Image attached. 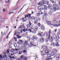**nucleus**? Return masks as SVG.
Listing matches in <instances>:
<instances>
[{
  "instance_id": "obj_1",
  "label": "nucleus",
  "mask_w": 60,
  "mask_h": 60,
  "mask_svg": "<svg viewBox=\"0 0 60 60\" xmlns=\"http://www.w3.org/2000/svg\"><path fill=\"white\" fill-rule=\"evenodd\" d=\"M15 32V35H16L18 39H20L21 37H22V36H19V35L20 34V33L19 32V31L16 30Z\"/></svg>"
},
{
  "instance_id": "obj_2",
  "label": "nucleus",
  "mask_w": 60,
  "mask_h": 60,
  "mask_svg": "<svg viewBox=\"0 0 60 60\" xmlns=\"http://www.w3.org/2000/svg\"><path fill=\"white\" fill-rule=\"evenodd\" d=\"M38 29V27H35V28L34 29V30L32 31L33 33H36V31Z\"/></svg>"
},
{
  "instance_id": "obj_3",
  "label": "nucleus",
  "mask_w": 60,
  "mask_h": 60,
  "mask_svg": "<svg viewBox=\"0 0 60 60\" xmlns=\"http://www.w3.org/2000/svg\"><path fill=\"white\" fill-rule=\"evenodd\" d=\"M38 9L40 11H41V10H43V8L41 6H39V7H38Z\"/></svg>"
},
{
  "instance_id": "obj_4",
  "label": "nucleus",
  "mask_w": 60,
  "mask_h": 60,
  "mask_svg": "<svg viewBox=\"0 0 60 60\" xmlns=\"http://www.w3.org/2000/svg\"><path fill=\"white\" fill-rule=\"evenodd\" d=\"M19 41H18L17 43L18 44L22 45L23 44V41L20 40H19Z\"/></svg>"
},
{
  "instance_id": "obj_5",
  "label": "nucleus",
  "mask_w": 60,
  "mask_h": 60,
  "mask_svg": "<svg viewBox=\"0 0 60 60\" xmlns=\"http://www.w3.org/2000/svg\"><path fill=\"white\" fill-rule=\"evenodd\" d=\"M52 60V58L51 59L50 56H49L46 57V60Z\"/></svg>"
},
{
  "instance_id": "obj_6",
  "label": "nucleus",
  "mask_w": 60,
  "mask_h": 60,
  "mask_svg": "<svg viewBox=\"0 0 60 60\" xmlns=\"http://www.w3.org/2000/svg\"><path fill=\"white\" fill-rule=\"evenodd\" d=\"M29 24H27V28H29V27H30V26H31V22H29Z\"/></svg>"
},
{
  "instance_id": "obj_7",
  "label": "nucleus",
  "mask_w": 60,
  "mask_h": 60,
  "mask_svg": "<svg viewBox=\"0 0 60 60\" xmlns=\"http://www.w3.org/2000/svg\"><path fill=\"white\" fill-rule=\"evenodd\" d=\"M44 39L43 38H41L40 39V41L41 42H44Z\"/></svg>"
},
{
  "instance_id": "obj_8",
  "label": "nucleus",
  "mask_w": 60,
  "mask_h": 60,
  "mask_svg": "<svg viewBox=\"0 0 60 60\" xmlns=\"http://www.w3.org/2000/svg\"><path fill=\"white\" fill-rule=\"evenodd\" d=\"M31 14H27V15H26L25 16V18H26V17H28L29 16V17H28V18L29 19H30V16H31Z\"/></svg>"
},
{
  "instance_id": "obj_9",
  "label": "nucleus",
  "mask_w": 60,
  "mask_h": 60,
  "mask_svg": "<svg viewBox=\"0 0 60 60\" xmlns=\"http://www.w3.org/2000/svg\"><path fill=\"white\" fill-rule=\"evenodd\" d=\"M9 57L10 58H13L14 59H16V58H17V57L16 56H9Z\"/></svg>"
},
{
  "instance_id": "obj_10",
  "label": "nucleus",
  "mask_w": 60,
  "mask_h": 60,
  "mask_svg": "<svg viewBox=\"0 0 60 60\" xmlns=\"http://www.w3.org/2000/svg\"><path fill=\"white\" fill-rule=\"evenodd\" d=\"M50 29L49 30V35L48 36V37L47 38V39H50L51 38H50Z\"/></svg>"
},
{
  "instance_id": "obj_11",
  "label": "nucleus",
  "mask_w": 60,
  "mask_h": 60,
  "mask_svg": "<svg viewBox=\"0 0 60 60\" xmlns=\"http://www.w3.org/2000/svg\"><path fill=\"white\" fill-rule=\"evenodd\" d=\"M27 19L25 17L22 19V20L23 22H26Z\"/></svg>"
},
{
  "instance_id": "obj_12",
  "label": "nucleus",
  "mask_w": 60,
  "mask_h": 60,
  "mask_svg": "<svg viewBox=\"0 0 60 60\" xmlns=\"http://www.w3.org/2000/svg\"><path fill=\"white\" fill-rule=\"evenodd\" d=\"M42 48L44 49H47V47H46L45 46V45H44L43 46H42Z\"/></svg>"
},
{
  "instance_id": "obj_13",
  "label": "nucleus",
  "mask_w": 60,
  "mask_h": 60,
  "mask_svg": "<svg viewBox=\"0 0 60 60\" xmlns=\"http://www.w3.org/2000/svg\"><path fill=\"white\" fill-rule=\"evenodd\" d=\"M53 36L54 39H56V35L55 34H53Z\"/></svg>"
},
{
  "instance_id": "obj_14",
  "label": "nucleus",
  "mask_w": 60,
  "mask_h": 60,
  "mask_svg": "<svg viewBox=\"0 0 60 60\" xmlns=\"http://www.w3.org/2000/svg\"><path fill=\"white\" fill-rule=\"evenodd\" d=\"M53 12V10L51 9L50 10V11L49 12V14H51Z\"/></svg>"
},
{
  "instance_id": "obj_15",
  "label": "nucleus",
  "mask_w": 60,
  "mask_h": 60,
  "mask_svg": "<svg viewBox=\"0 0 60 60\" xmlns=\"http://www.w3.org/2000/svg\"><path fill=\"white\" fill-rule=\"evenodd\" d=\"M54 52H52L50 53V55L51 56H54Z\"/></svg>"
},
{
  "instance_id": "obj_16",
  "label": "nucleus",
  "mask_w": 60,
  "mask_h": 60,
  "mask_svg": "<svg viewBox=\"0 0 60 60\" xmlns=\"http://www.w3.org/2000/svg\"><path fill=\"white\" fill-rule=\"evenodd\" d=\"M33 37L34 39H35V40H37V37H36V36H33Z\"/></svg>"
},
{
  "instance_id": "obj_17",
  "label": "nucleus",
  "mask_w": 60,
  "mask_h": 60,
  "mask_svg": "<svg viewBox=\"0 0 60 60\" xmlns=\"http://www.w3.org/2000/svg\"><path fill=\"white\" fill-rule=\"evenodd\" d=\"M38 5H42L43 4L41 2V1L40 2L38 3Z\"/></svg>"
},
{
  "instance_id": "obj_18",
  "label": "nucleus",
  "mask_w": 60,
  "mask_h": 60,
  "mask_svg": "<svg viewBox=\"0 0 60 60\" xmlns=\"http://www.w3.org/2000/svg\"><path fill=\"white\" fill-rule=\"evenodd\" d=\"M44 9L46 10H47V9H48V7L46 5L44 6Z\"/></svg>"
},
{
  "instance_id": "obj_19",
  "label": "nucleus",
  "mask_w": 60,
  "mask_h": 60,
  "mask_svg": "<svg viewBox=\"0 0 60 60\" xmlns=\"http://www.w3.org/2000/svg\"><path fill=\"white\" fill-rule=\"evenodd\" d=\"M41 29L42 30H44L45 28H44V26H41Z\"/></svg>"
},
{
  "instance_id": "obj_20",
  "label": "nucleus",
  "mask_w": 60,
  "mask_h": 60,
  "mask_svg": "<svg viewBox=\"0 0 60 60\" xmlns=\"http://www.w3.org/2000/svg\"><path fill=\"white\" fill-rule=\"evenodd\" d=\"M25 43L26 45H28V42L26 41H25Z\"/></svg>"
},
{
  "instance_id": "obj_21",
  "label": "nucleus",
  "mask_w": 60,
  "mask_h": 60,
  "mask_svg": "<svg viewBox=\"0 0 60 60\" xmlns=\"http://www.w3.org/2000/svg\"><path fill=\"white\" fill-rule=\"evenodd\" d=\"M14 45L15 48H17V44L16 43H15L14 44Z\"/></svg>"
},
{
  "instance_id": "obj_22",
  "label": "nucleus",
  "mask_w": 60,
  "mask_h": 60,
  "mask_svg": "<svg viewBox=\"0 0 60 60\" xmlns=\"http://www.w3.org/2000/svg\"><path fill=\"white\" fill-rule=\"evenodd\" d=\"M38 19V18H37V17H35L34 19L35 20V21H37L38 20H37V19Z\"/></svg>"
},
{
  "instance_id": "obj_23",
  "label": "nucleus",
  "mask_w": 60,
  "mask_h": 60,
  "mask_svg": "<svg viewBox=\"0 0 60 60\" xmlns=\"http://www.w3.org/2000/svg\"><path fill=\"white\" fill-rule=\"evenodd\" d=\"M48 50H47V49H45V50H44V51H45V53H47V51H48Z\"/></svg>"
},
{
  "instance_id": "obj_24",
  "label": "nucleus",
  "mask_w": 60,
  "mask_h": 60,
  "mask_svg": "<svg viewBox=\"0 0 60 60\" xmlns=\"http://www.w3.org/2000/svg\"><path fill=\"white\" fill-rule=\"evenodd\" d=\"M27 29H25L23 30L22 31H23V32H26V31H27Z\"/></svg>"
},
{
  "instance_id": "obj_25",
  "label": "nucleus",
  "mask_w": 60,
  "mask_h": 60,
  "mask_svg": "<svg viewBox=\"0 0 60 60\" xmlns=\"http://www.w3.org/2000/svg\"><path fill=\"white\" fill-rule=\"evenodd\" d=\"M56 46H59V45L58 42H57L56 43Z\"/></svg>"
},
{
  "instance_id": "obj_26",
  "label": "nucleus",
  "mask_w": 60,
  "mask_h": 60,
  "mask_svg": "<svg viewBox=\"0 0 60 60\" xmlns=\"http://www.w3.org/2000/svg\"><path fill=\"white\" fill-rule=\"evenodd\" d=\"M56 6H57V4H56V3H54L53 4V6L54 7H56Z\"/></svg>"
},
{
  "instance_id": "obj_27",
  "label": "nucleus",
  "mask_w": 60,
  "mask_h": 60,
  "mask_svg": "<svg viewBox=\"0 0 60 60\" xmlns=\"http://www.w3.org/2000/svg\"><path fill=\"white\" fill-rule=\"evenodd\" d=\"M56 9H57V10H59V7L58 6H56Z\"/></svg>"
},
{
  "instance_id": "obj_28",
  "label": "nucleus",
  "mask_w": 60,
  "mask_h": 60,
  "mask_svg": "<svg viewBox=\"0 0 60 60\" xmlns=\"http://www.w3.org/2000/svg\"><path fill=\"white\" fill-rule=\"evenodd\" d=\"M11 40H10L9 41V48H10V46H11Z\"/></svg>"
},
{
  "instance_id": "obj_29",
  "label": "nucleus",
  "mask_w": 60,
  "mask_h": 60,
  "mask_svg": "<svg viewBox=\"0 0 60 60\" xmlns=\"http://www.w3.org/2000/svg\"><path fill=\"white\" fill-rule=\"evenodd\" d=\"M20 57L21 58V59H22V58H23L24 57V56H23V55H22L20 56Z\"/></svg>"
},
{
  "instance_id": "obj_30",
  "label": "nucleus",
  "mask_w": 60,
  "mask_h": 60,
  "mask_svg": "<svg viewBox=\"0 0 60 60\" xmlns=\"http://www.w3.org/2000/svg\"><path fill=\"white\" fill-rule=\"evenodd\" d=\"M22 28H25V26H24V24H23L22 25Z\"/></svg>"
},
{
  "instance_id": "obj_31",
  "label": "nucleus",
  "mask_w": 60,
  "mask_h": 60,
  "mask_svg": "<svg viewBox=\"0 0 60 60\" xmlns=\"http://www.w3.org/2000/svg\"><path fill=\"white\" fill-rule=\"evenodd\" d=\"M41 2L43 4V3H45L46 2V1H45V0H42L41 1Z\"/></svg>"
},
{
  "instance_id": "obj_32",
  "label": "nucleus",
  "mask_w": 60,
  "mask_h": 60,
  "mask_svg": "<svg viewBox=\"0 0 60 60\" xmlns=\"http://www.w3.org/2000/svg\"><path fill=\"white\" fill-rule=\"evenodd\" d=\"M53 9V11H56V7L55 8H54Z\"/></svg>"
},
{
  "instance_id": "obj_33",
  "label": "nucleus",
  "mask_w": 60,
  "mask_h": 60,
  "mask_svg": "<svg viewBox=\"0 0 60 60\" xmlns=\"http://www.w3.org/2000/svg\"><path fill=\"white\" fill-rule=\"evenodd\" d=\"M50 1L51 2H52V4H54V1L53 0H50Z\"/></svg>"
},
{
  "instance_id": "obj_34",
  "label": "nucleus",
  "mask_w": 60,
  "mask_h": 60,
  "mask_svg": "<svg viewBox=\"0 0 60 60\" xmlns=\"http://www.w3.org/2000/svg\"><path fill=\"white\" fill-rule=\"evenodd\" d=\"M34 44H32V43L31 42L30 43V46H32Z\"/></svg>"
},
{
  "instance_id": "obj_35",
  "label": "nucleus",
  "mask_w": 60,
  "mask_h": 60,
  "mask_svg": "<svg viewBox=\"0 0 60 60\" xmlns=\"http://www.w3.org/2000/svg\"><path fill=\"white\" fill-rule=\"evenodd\" d=\"M43 13L41 11H39V14L41 15H42Z\"/></svg>"
},
{
  "instance_id": "obj_36",
  "label": "nucleus",
  "mask_w": 60,
  "mask_h": 60,
  "mask_svg": "<svg viewBox=\"0 0 60 60\" xmlns=\"http://www.w3.org/2000/svg\"><path fill=\"white\" fill-rule=\"evenodd\" d=\"M53 51H54V52H57V50H56V49H53Z\"/></svg>"
},
{
  "instance_id": "obj_37",
  "label": "nucleus",
  "mask_w": 60,
  "mask_h": 60,
  "mask_svg": "<svg viewBox=\"0 0 60 60\" xmlns=\"http://www.w3.org/2000/svg\"><path fill=\"white\" fill-rule=\"evenodd\" d=\"M37 23H38V22H37V21H35V22H34V24H37Z\"/></svg>"
},
{
  "instance_id": "obj_38",
  "label": "nucleus",
  "mask_w": 60,
  "mask_h": 60,
  "mask_svg": "<svg viewBox=\"0 0 60 60\" xmlns=\"http://www.w3.org/2000/svg\"><path fill=\"white\" fill-rule=\"evenodd\" d=\"M59 3H58V5L60 6V0H59L58 1Z\"/></svg>"
},
{
  "instance_id": "obj_39",
  "label": "nucleus",
  "mask_w": 60,
  "mask_h": 60,
  "mask_svg": "<svg viewBox=\"0 0 60 60\" xmlns=\"http://www.w3.org/2000/svg\"><path fill=\"white\" fill-rule=\"evenodd\" d=\"M19 55H20L22 53V52L21 51H19Z\"/></svg>"
},
{
  "instance_id": "obj_40",
  "label": "nucleus",
  "mask_w": 60,
  "mask_h": 60,
  "mask_svg": "<svg viewBox=\"0 0 60 60\" xmlns=\"http://www.w3.org/2000/svg\"><path fill=\"white\" fill-rule=\"evenodd\" d=\"M59 59H60V58L59 57V56H58L57 57L56 59L57 60H58Z\"/></svg>"
},
{
  "instance_id": "obj_41",
  "label": "nucleus",
  "mask_w": 60,
  "mask_h": 60,
  "mask_svg": "<svg viewBox=\"0 0 60 60\" xmlns=\"http://www.w3.org/2000/svg\"><path fill=\"white\" fill-rule=\"evenodd\" d=\"M19 28H20V29L22 28V26L21 25H20V26L19 28H18V29H19Z\"/></svg>"
},
{
  "instance_id": "obj_42",
  "label": "nucleus",
  "mask_w": 60,
  "mask_h": 60,
  "mask_svg": "<svg viewBox=\"0 0 60 60\" xmlns=\"http://www.w3.org/2000/svg\"><path fill=\"white\" fill-rule=\"evenodd\" d=\"M13 13H14V12H10L9 14L10 15L11 14H13Z\"/></svg>"
},
{
  "instance_id": "obj_43",
  "label": "nucleus",
  "mask_w": 60,
  "mask_h": 60,
  "mask_svg": "<svg viewBox=\"0 0 60 60\" xmlns=\"http://www.w3.org/2000/svg\"><path fill=\"white\" fill-rule=\"evenodd\" d=\"M40 15H41V14L39 13H37V15L38 16H40Z\"/></svg>"
},
{
  "instance_id": "obj_44",
  "label": "nucleus",
  "mask_w": 60,
  "mask_h": 60,
  "mask_svg": "<svg viewBox=\"0 0 60 60\" xmlns=\"http://www.w3.org/2000/svg\"><path fill=\"white\" fill-rule=\"evenodd\" d=\"M35 18L34 16H32L31 17V19H34Z\"/></svg>"
},
{
  "instance_id": "obj_45",
  "label": "nucleus",
  "mask_w": 60,
  "mask_h": 60,
  "mask_svg": "<svg viewBox=\"0 0 60 60\" xmlns=\"http://www.w3.org/2000/svg\"><path fill=\"white\" fill-rule=\"evenodd\" d=\"M45 34L46 35V36H47L48 35V34H47V32H45Z\"/></svg>"
},
{
  "instance_id": "obj_46",
  "label": "nucleus",
  "mask_w": 60,
  "mask_h": 60,
  "mask_svg": "<svg viewBox=\"0 0 60 60\" xmlns=\"http://www.w3.org/2000/svg\"><path fill=\"white\" fill-rule=\"evenodd\" d=\"M57 34L58 35H60V32H57Z\"/></svg>"
},
{
  "instance_id": "obj_47",
  "label": "nucleus",
  "mask_w": 60,
  "mask_h": 60,
  "mask_svg": "<svg viewBox=\"0 0 60 60\" xmlns=\"http://www.w3.org/2000/svg\"><path fill=\"white\" fill-rule=\"evenodd\" d=\"M5 11V9L4 8H3V12H4Z\"/></svg>"
},
{
  "instance_id": "obj_48",
  "label": "nucleus",
  "mask_w": 60,
  "mask_h": 60,
  "mask_svg": "<svg viewBox=\"0 0 60 60\" xmlns=\"http://www.w3.org/2000/svg\"><path fill=\"white\" fill-rule=\"evenodd\" d=\"M51 8L52 9H52H53L54 8L53 6H52L51 7Z\"/></svg>"
},
{
  "instance_id": "obj_49",
  "label": "nucleus",
  "mask_w": 60,
  "mask_h": 60,
  "mask_svg": "<svg viewBox=\"0 0 60 60\" xmlns=\"http://www.w3.org/2000/svg\"><path fill=\"white\" fill-rule=\"evenodd\" d=\"M38 26H41V24L40 23H39L38 24Z\"/></svg>"
},
{
  "instance_id": "obj_50",
  "label": "nucleus",
  "mask_w": 60,
  "mask_h": 60,
  "mask_svg": "<svg viewBox=\"0 0 60 60\" xmlns=\"http://www.w3.org/2000/svg\"><path fill=\"white\" fill-rule=\"evenodd\" d=\"M56 39H59V36L57 35L56 37Z\"/></svg>"
},
{
  "instance_id": "obj_51",
  "label": "nucleus",
  "mask_w": 60,
  "mask_h": 60,
  "mask_svg": "<svg viewBox=\"0 0 60 60\" xmlns=\"http://www.w3.org/2000/svg\"><path fill=\"white\" fill-rule=\"evenodd\" d=\"M51 6L50 5H48V8L49 9L50 8Z\"/></svg>"
},
{
  "instance_id": "obj_52",
  "label": "nucleus",
  "mask_w": 60,
  "mask_h": 60,
  "mask_svg": "<svg viewBox=\"0 0 60 60\" xmlns=\"http://www.w3.org/2000/svg\"><path fill=\"white\" fill-rule=\"evenodd\" d=\"M10 32H9V34L8 35V36H7V39H8V36H9V34H10Z\"/></svg>"
},
{
  "instance_id": "obj_53",
  "label": "nucleus",
  "mask_w": 60,
  "mask_h": 60,
  "mask_svg": "<svg viewBox=\"0 0 60 60\" xmlns=\"http://www.w3.org/2000/svg\"><path fill=\"white\" fill-rule=\"evenodd\" d=\"M27 59V57H24V59H26H26Z\"/></svg>"
},
{
  "instance_id": "obj_54",
  "label": "nucleus",
  "mask_w": 60,
  "mask_h": 60,
  "mask_svg": "<svg viewBox=\"0 0 60 60\" xmlns=\"http://www.w3.org/2000/svg\"><path fill=\"white\" fill-rule=\"evenodd\" d=\"M51 41H53V37H51Z\"/></svg>"
},
{
  "instance_id": "obj_55",
  "label": "nucleus",
  "mask_w": 60,
  "mask_h": 60,
  "mask_svg": "<svg viewBox=\"0 0 60 60\" xmlns=\"http://www.w3.org/2000/svg\"><path fill=\"white\" fill-rule=\"evenodd\" d=\"M5 3H9V0H8V2L6 1H5Z\"/></svg>"
},
{
  "instance_id": "obj_56",
  "label": "nucleus",
  "mask_w": 60,
  "mask_h": 60,
  "mask_svg": "<svg viewBox=\"0 0 60 60\" xmlns=\"http://www.w3.org/2000/svg\"><path fill=\"white\" fill-rule=\"evenodd\" d=\"M17 60H21V59L20 58H18L17 59Z\"/></svg>"
},
{
  "instance_id": "obj_57",
  "label": "nucleus",
  "mask_w": 60,
  "mask_h": 60,
  "mask_svg": "<svg viewBox=\"0 0 60 60\" xmlns=\"http://www.w3.org/2000/svg\"><path fill=\"white\" fill-rule=\"evenodd\" d=\"M38 20L40 21V20H41V18H38Z\"/></svg>"
},
{
  "instance_id": "obj_58",
  "label": "nucleus",
  "mask_w": 60,
  "mask_h": 60,
  "mask_svg": "<svg viewBox=\"0 0 60 60\" xmlns=\"http://www.w3.org/2000/svg\"><path fill=\"white\" fill-rule=\"evenodd\" d=\"M17 38H14V40H15V41H17Z\"/></svg>"
},
{
  "instance_id": "obj_59",
  "label": "nucleus",
  "mask_w": 60,
  "mask_h": 60,
  "mask_svg": "<svg viewBox=\"0 0 60 60\" xmlns=\"http://www.w3.org/2000/svg\"><path fill=\"white\" fill-rule=\"evenodd\" d=\"M53 45L54 46H56V44L54 43H53Z\"/></svg>"
},
{
  "instance_id": "obj_60",
  "label": "nucleus",
  "mask_w": 60,
  "mask_h": 60,
  "mask_svg": "<svg viewBox=\"0 0 60 60\" xmlns=\"http://www.w3.org/2000/svg\"><path fill=\"white\" fill-rule=\"evenodd\" d=\"M47 56H49V52H47Z\"/></svg>"
},
{
  "instance_id": "obj_61",
  "label": "nucleus",
  "mask_w": 60,
  "mask_h": 60,
  "mask_svg": "<svg viewBox=\"0 0 60 60\" xmlns=\"http://www.w3.org/2000/svg\"><path fill=\"white\" fill-rule=\"evenodd\" d=\"M30 28H31V29H33V26H32H32H31L30 27Z\"/></svg>"
},
{
  "instance_id": "obj_62",
  "label": "nucleus",
  "mask_w": 60,
  "mask_h": 60,
  "mask_svg": "<svg viewBox=\"0 0 60 60\" xmlns=\"http://www.w3.org/2000/svg\"><path fill=\"white\" fill-rule=\"evenodd\" d=\"M7 52L8 53H9V49H8L7 51Z\"/></svg>"
},
{
  "instance_id": "obj_63",
  "label": "nucleus",
  "mask_w": 60,
  "mask_h": 60,
  "mask_svg": "<svg viewBox=\"0 0 60 60\" xmlns=\"http://www.w3.org/2000/svg\"><path fill=\"white\" fill-rule=\"evenodd\" d=\"M29 30L30 31V32H32V30H31V29H29Z\"/></svg>"
},
{
  "instance_id": "obj_64",
  "label": "nucleus",
  "mask_w": 60,
  "mask_h": 60,
  "mask_svg": "<svg viewBox=\"0 0 60 60\" xmlns=\"http://www.w3.org/2000/svg\"><path fill=\"white\" fill-rule=\"evenodd\" d=\"M45 41H46V42H47L48 41V39H46L45 40Z\"/></svg>"
}]
</instances>
